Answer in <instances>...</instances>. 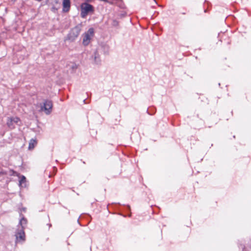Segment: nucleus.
<instances>
[{
	"instance_id": "1",
	"label": "nucleus",
	"mask_w": 251,
	"mask_h": 251,
	"mask_svg": "<svg viewBox=\"0 0 251 251\" xmlns=\"http://www.w3.org/2000/svg\"><path fill=\"white\" fill-rule=\"evenodd\" d=\"M107 208L110 213L118 214L124 217L131 216L130 206L128 204H121L120 203L113 202L108 204Z\"/></svg>"
},
{
	"instance_id": "2",
	"label": "nucleus",
	"mask_w": 251,
	"mask_h": 251,
	"mask_svg": "<svg viewBox=\"0 0 251 251\" xmlns=\"http://www.w3.org/2000/svg\"><path fill=\"white\" fill-rule=\"evenodd\" d=\"M82 29L81 24H77L71 28L67 36L64 38V41H68L70 42H74L80 34Z\"/></svg>"
},
{
	"instance_id": "3",
	"label": "nucleus",
	"mask_w": 251,
	"mask_h": 251,
	"mask_svg": "<svg viewBox=\"0 0 251 251\" xmlns=\"http://www.w3.org/2000/svg\"><path fill=\"white\" fill-rule=\"evenodd\" d=\"M80 17L86 18L89 14H92L95 12V7L93 5L87 2H82L80 5Z\"/></svg>"
},
{
	"instance_id": "4",
	"label": "nucleus",
	"mask_w": 251,
	"mask_h": 251,
	"mask_svg": "<svg viewBox=\"0 0 251 251\" xmlns=\"http://www.w3.org/2000/svg\"><path fill=\"white\" fill-rule=\"evenodd\" d=\"M53 107V103L51 100L49 99H45L43 104L41 105V110L45 112L47 115L51 113Z\"/></svg>"
},
{
	"instance_id": "5",
	"label": "nucleus",
	"mask_w": 251,
	"mask_h": 251,
	"mask_svg": "<svg viewBox=\"0 0 251 251\" xmlns=\"http://www.w3.org/2000/svg\"><path fill=\"white\" fill-rule=\"evenodd\" d=\"M94 35V29L93 27L88 29L87 32L84 33L82 35L83 36L82 44L84 46H88L91 40V37Z\"/></svg>"
},
{
	"instance_id": "6",
	"label": "nucleus",
	"mask_w": 251,
	"mask_h": 251,
	"mask_svg": "<svg viewBox=\"0 0 251 251\" xmlns=\"http://www.w3.org/2000/svg\"><path fill=\"white\" fill-rule=\"evenodd\" d=\"M13 175L17 176L19 178V186L20 187H26V177L24 175H21L16 171H13Z\"/></svg>"
},
{
	"instance_id": "7",
	"label": "nucleus",
	"mask_w": 251,
	"mask_h": 251,
	"mask_svg": "<svg viewBox=\"0 0 251 251\" xmlns=\"http://www.w3.org/2000/svg\"><path fill=\"white\" fill-rule=\"evenodd\" d=\"M71 0H62V11L63 12H68L69 11L71 8Z\"/></svg>"
},
{
	"instance_id": "8",
	"label": "nucleus",
	"mask_w": 251,
	"mask_h": 251,
	"mask_svg": "<svg viewBox=\"0 0 251 251\" xmlns=\"http://www.w3.org/2000/svg\"><path fill=\"white\" fill-rule=\"evenodd\" d=\"M91 59L93 60L94 63L96 64H99L100 63V56L97 50H95L91 55Z\"/></svg>"
},
{
	"instance_id": "9",
	"label": "nucleus",
	"mask_w": 251,
	"mask_h": 251,
	"mask_svg": "<svg viewBox=\"0 0 251 251\" xmlns=\"http://www.w3.org/2000/svg\"><path fill=\"white\" fill-rule=\"evenodd\" d=\"M204 8V12L207 13L211 8L212 4L211 2L207 0H205L203 5Z\"/></svg>"
},
{
	"instance_id": "10",
	"label": "nucleus",
	"mask_w": 251,
	"mask_h": 251,
	"mask_svg": "<svg viewBox=\"0 0 251 251\" xmlns=\"http://www.w3.org/2000/svg\"><path fill=\"white\" fill-rule=\"evenodd\" d=\"M37 142L36 139H31L29 142L28 150H31L34 148L35 146L37 145Z\"/></svg>"
},
{
	"instance_id": "11",
	"label": "nucleus",
	"mask_w": 251,
	"mask_h": 251,
	"mask_svg": "<svg viewBox=\"0 0 251 251\" xmlns=\"http://www.w3.org/2000/svg\"><path fill=\"white\" fill-rule=\"evenodd\" d=\"M20 216L22 217V218L19 221V225L21 226V229H24L25 227L24 226H23V221H25V225L27 223V220L21 213H20Z\"/></svg>"
},
{
	"instance_id": "12",
	"label": "nucleus",
	"mask_w": 251,
	"mask_h": 251,
	"mask_svg": "<svg viewBox=\"0 0 251 251\" xmlns=\"http://www.w3.org/2000/svg\"><path fill=\"white\" fill-rule=\"evenodd\" d=\"M19 237L17 236V238H19L20 240H25V234L24 232V229H20L19 230L18 232Z\"/></svg>"
},
{
	"instance_id": "13",
	"label": "nucleus",
	"mask_w": 251,
	"mask_h": 251,
	"mask_svg": "<svg viewBox=\"0 0 251 251\" xmlns=\"http://www.w3.org/2000/svg\"><path fill=\"white\" fill-rule=\"evenodd\" d=\"M6 125H7V126L11 129H13L15 128V126L14 125V123L12 121V119H10V118H9V117L8 118V119H7V121L6 122Z\"/></svg>"
},
{
	"instance_id": "14",
	"label": "nucleus",
	"mask_w": 251,
	"mask_h": 251,
	"mask_svg": "<svg viewBox=\"0 0 251 251\" xmlns=\"http://www.w3.org/2000/svg\"><path fill=\"white\" fill-rule=\"evenodd\" d=\"M156 111V108L153 106L150 107L147 110V112L150 115H153L154 114Z\"/></svg>"
},
{
	"instance_id": "15",
	"label": "nucleus",
	"mask_w": 251,
	"mask_h": 251,
	"mask_svg": "<svg viewBox=\"0 0 251 251\" xmlns=\"http://www.w3.org/2000/svg\"><path fill=\"white\" fill-rule=\"evenodd\" d=\"M102 48L103 49V51L104 52V53L105 54H108L109 52V46L107 45L106 44H103L101 46Z\"/></svg>"
},
{
	"instance_id": "16",
	"label": "nucleus",
	"mask_w": 251,
	"mask_h": 251,
	"mask_svg": "<svg viewBox=\"0 0 251 251\" xmlns=\"http://www.w3.org/2000/svg\"><path fill=\"white\" fill-rule=\"evenodd\" d=\"M77 67V65H76L75 63H73L70 67V68L71 69V73H73L75 72Z\"/></svg>"
},
{
	"instance_id": "17",
	"label": "nucleus",
	"mask_w": 251,
	"mask_h": 251,
	"mask_svg": "<svg viewBox=\"0 0 251 251\" xmlns=\"http://www.w3.org/2000/svg\"><path fill=\"white\" fill-rule=\"evenodd\" d=\"M10 119H12V121L14 123L18 124L19 122L20 121V119L19 117H10Z\"/></svg>"
},
{
	"instance_id": "18",
	"label": "nucleus",
	"mask_w": 251,
	"mask_h": 251,
	"mask_svg": "<svg viewBox=\"0 0 251 251\" xmlns=\"http://www.w3.org/2000/svg\"><path fill=\"white\" fill-rule=\"evenodd\" d=\"M127 15V13L126 12H122L119 13L118 15V17L120 19H122L125 17Z\"/></svg>"
},
{
	"instance_id": "19",
	"label": "nucleus",
	"mask_w": 251,
	"mask_h": 251,
	"mask_svg": "<svg viewBox=\"0 0 251 251\" xmlns=\"http://www.w3.org/2000/svg\"><path fill=\"white\" fill-rule=\"evenodd\" d=\"M112 25L115 27L118 26L119 25V22L117 20H113L112 22Z\"/></svg>"
},
{
	"instance_id": "20",
	"label": "nucleus",
	"mask_w": 251,
	"mask_h": 251,
	"mask_svg": "<svg viewBox=\"0 0 251 251\" xmlns=\"http://www.w3.org/2000/svg\"><path fill=\"white\" fill-rule=\"evenodd\" d=\"M84 215L85 218H86L87 220H89V222L91 220L92 218H91V216L89 214H85Z\"/></svg>"
},
{
	"instance_id": "21",
	"label": "nucleus",
	"mask_w": 251,
	"mask_h": 251,
	"mask_svg": "<svg viewBox=\"0 0 251 251\" xmlns=\"http://www.w3.org/2000/svg\"><path fill=\"white\" fill-rule=\"evenodd\" d=\"M6 173V172L2 170L1 171H0V175H5Z\"/></svg>"
},
{
	"instance_id": "22",
	"label": "nucleus",
	"mask_w": 251,
	"mask_h": 251,
	"mask_svg": "<svg viewBox=\"0 0 251 251\" xmlns=\"http://www.w3.org/2000/svg\"><path fill=\"white\" fill-rule=\"evenodd\" d=\"M83 103H84V104L88 103H89V101H87V99H85L84 100H83Z\"/></svg>"
},
{
	"instance_id": "23",
	"label": "nucleus",
	"mask_w": 251,
	"mask_h": 251,
	"mask_svg": "<svg viewBox=\"0 0 251 251\" xmlns=\"http://www.w3.org/2000/svg\"><path fill=\"white\" fill-rule=\"evenodd\" d=\"M93 0H85V1L84 2H87L89 3L90 2H91Z\"/></svg>"
},
{
	"instance_id": "24",
	"label": "nucleus",
	"mask_w": 251,
	"mask_h": 251,
	"mask_svg": "<svg viewBox=\"0 0 251 251\" xmlns=\"http://www.w3.org/2000/svg\"><path fill=\"white\" fill-rule=\"evenodd\" d=\"M25 210H26V208L25 207H23L22 209H21V211H23L24 212H25Z\"/></svg>"
},
{
	"instance_id": "25",
	"label": "nucleus",
	"mask_w": 251,
	"mask_h": 251,
	"mask_svg": "<svg viewBox=\"0 0 251 251\" xmlns=\"http://www.w3.org/2000/svg\"><path fill=\"white\" fill-rule=\"evenodd\" d=\"M242 251H247L246 249L245 246H244L242 248Z\"/></svg>"
},
{
	"instance_id": "26",
	"label": "nucleus",
	"mask_w": 251,
	"mask_h": 251,
	"mask_svg": "<svg viewBox=\"0 0 251 251\" xmlns=\"http://www.w3.org/2000/svg\"><path fill=\"white\" fill-rule=\"evenodd\" d=\"M77 223H78V224L81 226H82V225L79 222V219L77 220Z\"/></svg>"
},
{
	"instance_id": "27",
	"label": "nucleus",
	"mask_w": 251,
	"mask_h": 251,
	"mask_svg": "<svg viewBox=\"0 0 251 251\" xmlns=\"http://www.w3.org/2000/svg\"><path fill=\"white\" fill-rule=\"evenodd\" d=\"M47 225L49 226V228L51 226V225L50 224H48Z\"/></svg>"
},
{
	"instance_id": "28",
	"label": "nucleus",
	"mask_w": 251,
	"mask_h": 251,
	"mask_svg": "<svg viewBox=\"0 0 251 251\" xmlns=\"http://www.w3.org/2000/svg\"><path fill=\"white\" fill-rule=\"evenodd\" d=\"M13 2H15L16 0H11Z\"/></svg>"
},
{
	"instance_id": "29",
	"label": "nucleus",
	"mask_w": 251,
	"mask_h": 251,
	"mask_svg": "<svg viewBox=\"0 0 251 251\" xmlns=\"http://www.w3.org/2000/svg\"><path fill=\"white\" fill-rule=\"evenodd\" d=\"M121 7L122 8H125V6H121Z\"/></svg>"
},
{
	"instance_id": "30",
	"label": "nucleus",
	"mask_w": 251,
	"mask_h": 251,
	"mask_svg": "<svg viewBox=\"0 0 251 251\" xmlns=\"http://www.w3.org/2000/svg\"><path fill=\"white\" fill-rule=\"evenodd\" d=\"M218 85H219V86H220V85H221V83H218Z\"/></svg>"
},
{
	"instance_id": "31",
	"label": "nucleus",
	"mask_w": 251,
	"mask_h": 251,
	"mask_svg": "<svg viewBox=\"0 0 251 251\" xmlns=\"http://www.w3.org/2000/svg\"><path fill=\"white\" fill-rule=\"evenodd\" d=\"M24 225H25V221H23V226H24Z\"/></svg>"
},
{
	"instance_id": "32",
	"label": "nucleus",
	"mask_w": 251,
	"mask_h": 251,
	"mask_svg": "<svg viewBox=\"0 0 251 251\" xmlns=\"http://www.w3.org/2000/svg\"><path fill=\"white\" fill-rule=\"evenodd\" d=\"M83 164H85V162L84 161H83Z\"/></svg>"
},
{
	"instance_id": "33",
	"label": "nucleus",
	"mask_w": 251,
	"mask_h": 251,
	"mask_svg": "<svg viewBox=\"0 0 251 251\" xmlns=\"http://www.w3.org/2000/svg\"><path fill=\"white\" fill-rule=\"evenodd\" d=\"M153 0L156 3V0Z\"/></svg>"
}]
</instances>
